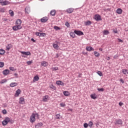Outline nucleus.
Returning <instances> with one entry per match:
<instances>
[{"mask_svg":"<svg viewBox=\"0 0 128 128\" xmlns=\"http://www.w3.org/2000/svg\"><path fill=\"white\" fill-rule=\"evenodd\" d=\"M36 118H37V120L40 119V116L38 115V114H32L30 118V122L33 123L36 122Z\"/></svg>","mask_w":128,"mask_h":128,"instance_id":"obj_1","label":"nucleus"},{"mask_svg":"<svg viewBox=\"0 0 128 128\" xmlns=\"http://www.w3.org/2000/svg\"><path fill=\"white\" fill-rule=\"evenodd\" d=\"M22 26L16 25L12 27V30L14 31L19 30H22Z\"/></svg>","mask_w":128,"mask_h":128,"instance_id":"obj_2","label":"nucleus"},{"mask_svg":"<svg viewBox=\"0 0 128 128\" xmlns=\"http://www.w3.org/2000/svg\"><path fill=\"white\" fill-rule=\"evenodd\" d=\"M26 102L24 101V98L22 97H20L19 100V104H24Z\"/></svg>","mask_w":128,"mask_h":128,"instance_id":"obj_3","label":"nucleus"},{"mask_svg":"<svg viewBox=\"0 0 128 128\" xmlns=\"http://www.w3.org/2000/svg\"><path fill=\"white\" fill-rule=\"evenodd\" d=\"M74 34H77V36H84V32H82V31L80 30H75L74 31Z\"/></svg>","mask_w":128,"mask_h":128,"instance_id":"obj_4","label":"nucleus"},{"mask_svg":"<svg viewBox=\"0 0 128 128\" xmlns=\"http://www.w3.org/2000/svg\"><path fill=\"white\" fill-rule=\"evenodd\" d=\"M20 52L22 54H24V56H32V53H30V52H24L20 51Z\"/></svg>","mask_w":128,"mask_h":128,"instance_id":"obj_5","label":"nucleus"},{"mask_svg":"<svg viewBox=\"0 0 128 128\" xmlns=\"http://www.w3.org/2000/svg\"><path fill=\"white\" fill-rule=\"evenodd\" d=\"M94 20L97 21L102 20V17L99 14H96L94 16Z\"/></svg>","mask_w":128,"mask_h":128,"instance_id":"obj_6","label":"nucleus"},{"mask_svg":"<svg viewBox=\"0 0 128 128\" xmlns=\"http://www.w3.org/2000/svg\"><path fill=\"white\" fill-rule=\"evenodd\" d=\"M48 20V17H44L41 18L40 22H46Z\"/></svg>","mask_w":128,"mask_h":128,"instance_id":"obj_7","label":"nucleus"},{"mask_svg":"<svg viewBox=\"0 0 128 128\" xmlns=\"http://www.w3.org/2000/svg\"><path fill=\"white\" fill-rule=\"evenodd\" d=\"M2 74L4 76H8L10 74V70L6 69L3 71Z\"/></svg>","mask_w":128,"mask_h":128,"instance_id":"obj_8","label":"nucleus"},{"mask_svg":"<svg viewBox=\"0 0 128 128\" xmlns=\"http://www.w3.org/2000/svg\"><path fill=\"white\" fill-rule=\"evenodd\" d=\"M25 12L26 14H30V8L26 6L25 8Z\"/></svg>","mask_w":128,"mask_h":128,"instance_id":"obj_9","label":"nucleus"},{"mask_svg":"<svg viewBox=\"0 0 128 128\" xmlns=\"http://www.w3.org/2000/svg\"><path fill=\"white\" fill-rule=\"evenodd\" d=\"M56 84H58V86H64V82H62V81L60 80H58L56 82Z\"/></svg>","mask_w":128,"mask_h":128,"instance_id":"obj_10","label":"nucleus"},{"mask_svg":"<svg viewBox=\"0 0 128 128\" xmlns=\"http://www.w3.org/2000/svg\"><path fill=\"white\" fill-rule=\"evenodd\" d=\"M48 64L46 61H43L41 62V66H48Z\"/></svg>","mask_w":128,"mask_h":128,"instance_id":"obj_11","label":"nucleus"},{"mask_svg":"<svg viewBox=\"0 0 128 128\" xmlns=\"http://www.w3.org/2000/svg\"><path fill=\"white\" fill-rule=\"evenodd\" d=\"M16 25L22 26V20L20 19H18L16 22Z\"/></svg>","mask_w":128,"mask_h":128,"instance_id":"obj_12","label":"nucleus"},{"mask_svg":"<svg viewBox=\"0 0 128 128\" xmlns=\"http://www.w3.org/2000/svg\"><path fill=\"white\" fill-rule=\"evenodd\" d=\"M66 12L68 14H72L74 12V8H69L66 10Z\"/></svg>","mask_w":128,"mask_h":128,"instance_id":"obj_13","label":"nucleus"},{"mask_svg":"<svg viewBox=\"0 0 128 128\" xmlns=\"http://www.w3.org/2000/svg\"><path fill=\"white\" fill-rule=\"evenodd\" d=\"M10 2L8 1H4L2 2V6H8V4H10Z\"/></svg>","mask_w":128,"mask_h":128,"instance_id":"obj_14","label":"nucleus"},{"mask_svg":"<svg viewBox=\"0 0 128 128\" xmlns=\"http://www.w3.org/2000/svg\"><path fill=\"white\" fill-rule=\"evenodd\" d=\"M41 126H42V122H39L35 125V128H39Z\"/></svg>","mask_w":128,"mask_h":128,"instance_id":"obj_15","label":"nucleus"},{"mask_svg":"<svg viewBox=\"0 0 128 128\" xmlns=\"http://www.w3.org/2000/svg\"><path fill=\"white\" fill-rule=\"evenodd\" d=\"M86 50H88V52H92V50H94V48H92V46H87L86 48Z\"/></svg>","mask_w":128,"mask_h":128,"instance_id":"obj_16","label":"nucleus"},{"mask_svg":"<svg viewBox=\"0 0 128 128\" xmlns=\"http://www.w3.org/2000/svg\"><path fill=\"white\" fill-rule=\"evenodd\" d=\"M116 124H122V120L120 119H118L116 121Z\"/></svg>","mask_w":128,"mask_h":128,"instance_id":"obj_17","label":"nucleus"},{"mask_svg":"<svg viewBox=\"0 0 128 128\" xmlns=\"http://www.w3.org/2000/svg\"><path fill=\"white\" fill-rule=\"evenodd\" d=\"M12 48V44H8L6 46V50H10Z\"/></svg>","mask_w":128,"mask_h":128,"instance_id":"obj_18","label":"nucleus"},{"mask_svg":"<svg viewBox=\"0 0 128 128\" xmlns=\"http://www.w3.org/2000/svg\"><path fill=\"white\" fill-rule=\"evenodd\" d=\"M116 12L118 14H122V10L121 8H118L117 10H116Z\"/></svg>","mask_w":128,"mask_h":128,"instance_id":"obj_19","label":"nucleus"},{"mask_svg":"<svg viewBox=\"0 0 128 128\" xmlns=\"http://www.w3.org/2000/svg\"><path fill=\"white\" fill-rule=\"evenodd\" d=\"M38 80H40L38 76H35L33 78V82H38Z\"/></svg>","mask_w":128,"mask_h":128,"instance_id":"obj_20","label":"nucleus"},{"mask_svg":"<svg viewBox=\"0 0 128 128\" xmlns=\"http://www.w3.org/2000/svg\"><path fill=\"white\" fill-rule=\"evenodd\" d=\"M20 89H18L16 91V96H20Z\"/></svg>","mask_w":128,"mask_h":128,"instance_id":"obj_21","label":"nucleus"},{"mask_svg":"<svg viewBox=\"0 0 128 128\" xmlns=\"http://www.w3.org/2000/svg\"><path fill=\"white\" fill-rule=\"evenodd\" d=\"M18 86V83L16 82H12L10 84V86L11 88H14V86Z\"/></svg>","mask_w":128,"mask_h":128,"instance_id":"obj_22","label":"nucleus"},{"mask_svg":"<svg viewBox=\"0 0 128 128\" xmlns=\"http://www.w3.org/2000/svg\"><path fill=\"white\" fill-rule=\"evenodd\" d=\"M91 98H92V100H96V94H94L90 95Z\"/></svg>","mask_w":128,"mask_h":128,"instance_id":"obj_23","label":"nucleus"},{"mask_svg":"<svg viewBox=\"0 0 128 128\" xmlns=\"http://www.w3.org/2000/svg\"><path fill=\"white\" fill-rule=\"evenodd\" d=\"M6 54V50L4 49H0V55L2 56Z\"/></svg>","mask_w":128,"mask_h":128,"instance_id":"obj_24","label":"nucleus"},{"mask_svg":"<svg viewBox=\"0 0 128 128\" xmlns=\"http://www.w3.org/2000/svg\"><path fill=\"white\" fill-rule=\"evenodd\" d=\"M48 96L46 95L43 97V102H48Z\"/></svg>","mask_w":128,"mask_h":128,"instance_id":"obj_25","label":"nucleus"},{"mask_svg":"<svg viewBox=\"0 0 128 128\" xmlns=\"http://www.w3.org/2000/svg\"><path fill=\"white\" fill-rule=\"evenodd\" d=\"M85 26H90L92 24V22L90 20H88L86 22H84Z\"/></svg>","mask_w":128,"mask_h":128,"instance_id":"obj_26","label":"nucleus"},{"mask_svg":"<svg viewBox=\"0 0 128 128\" xmlns=\"http://www.w3.org/2000/svg\"><path fill=\"white\" fill-rule=\"evenodd\" d=\"M63 94L65 96H70V92L68 91H64Z\"/></svg>","mask_w":128,"mask_h":128,"instance_id":"obj_27","label":"nucleus"},{"mask_svg":"<svg viewBox=\"0 0 128 128\" xmlns=\"http://www.w3.org/2000/svg\"><path fill=\"white\" fill-rule=\"evenodd\" d=\"M122 72H123L124 74H128V70L126 69H123L122 70Z\"/></svg>","mask_w":128,"mask_h":128,"instance_id":"obj_28","label":"nucleus"},{"mask_svg":"<svg viewBox=\"0 0 128 128\" xmlns=\"http://www.w3.org/2000/svg\"><path fill=\"white\" fill-rule=\"evenodd\" d=\"M53 48L55 49V50H58V44H53Z\"/></svg>","mask_w":128,"mask_h":128,"instance_id":"obj_29","label":"nucleus"},{"mask_svg":"<svg viewBox=\"0 0 128 128\" xmlns=\"http://www.w3.org/2000/svg\"><path fill=\"white\" fill-rule=\"evenodd\" d=\"M50 14L51 16H54L56 15V10H52L50 12Z\"/></svg>","mask_w":128,"mask_h":128,"instance_id":"obj_30","label":"nucleus"},{"mask_svg":"<svg viewBox=\"0 0 128 128\" xmlns=\"http://www.w3.org/2000/svg\"><path fill=\"white\" fill-rule=\"evenodd\" d=\"M61 118H62V116H60V114H56V120H60Z\"/></svg>","mask_w":128,"mask_h":128,"instance_id":"obj_31","label":"nucleus"},{"mask_svg":"<svg viewBox=\"0 0 128 128\" xmlns=\"http://www.w3.org/2000/svg\"><path fill=\"white\" fill-rule=\"evenodd\" d=\"M94 55L95 56H97V57H98L100 56V53H98V52L96 51H94Z\"/></svg>","mask_w":128,"mask_h":128,"instance_id":"obj_32","label":"nucleus"},{"mask_svg":"<svg viewBox=\"0 0 128 128\" xmlns=\"http://www.w3.org/2000/svg\"><path fill=\"white\" fill-rule=\"evenodd\" d=\"M4 120H5L7 122V123L8 124V122H10V118L8 117H6Z\"/></svg>","mask_w":128,"mask_h":128,"instance_id":"obj_33","label":"nucleus"},{"mask_svg":"<svg viewBox=\"0 0 128 128\" xmlns=\"http://www.w3.org/2000/svg\"><path fill=\"white\" fill-rule=\"evenodd\" d=\"M93 124H94V123L92 121L89 122L88 124V126H90V128H92Z\"/></svg>","mask_w":128,"mask_h":128,"instance_id":"obj_34","label":"nucleus"},{"mask_svg":"<svg viewBox=\"0 0 128 128\" xmlns=\"http://www.w3.org/2000/svg\"><path fill=\"white\" fill-rule=\"evenodd\" d=\"M50 88H52V90H56V87L54 86L53 84H51L50 86Z\"/></svg>","mask_w":128,"mask_h":128,"instance_id":"obj_35","label":"nucleus"},{"mask_svg":"<svg viewBox=\"0 0 128 128\" xmlns=\"http://www.w3.org/2000/svg\"><path fill=\"white\" fill-rule=\"evenodd\" d=\"M8 124V122L4 120L2 122V126H6Z\"/></svg>","mask_w":128,"mask_h":128,"instance_id":"obj_36","label":"nucleus"},{"mask_svg":"<svg viewBox=\"0 0 128 128\" xmlns=\"http://www.w3.org/2000/svg\"><path fill=\"white\" fill-rule=\"evenodd\" d=\"M103 34L104 35L108 34H110V32L107 30H104L103 32Z\"/></svg>","mask_w":128,"mask_h":128,"instance_id":"obj_37","label":"nucleus"},{"mask_svg":"<svg viewBox=\"0 0 128 128\" xmlns=\"http://www.w3.org/2000/svg\"><path fill=\"white\" fill-rule=\"evenodd\" d=\"M54 28L56 30H60V28L58 26H54Z\"/></svg>","mask_w":128,"mask_h":128,"instance_id":"obj_38","label":"nucleus"},{"mask_svg":"<svg viewBox=\"0 0 128 128\" xmlns=\"http://www.w3.org/2000/svg\"><path fill=\"white\" fill-rule=\"evenodd\" d=\"M9 14H10L11 16H14V11H12V10H10Z\"/></svg>","mask_w":128,"mask_h":128,"instance_id":"obj_39","label":"nucleus"},{"mask_svg":"<svg viewBox=\"0 0 128 128\" xmlns=\"http://www.w3.org/2000/svg\"><path fill=\"white\" fill-rule=\"evenodd\" d=\"M97 74H98V76H102V72H100V71H98V72H97Z\"/></svg>","mask_w":128,"mask_h":128,"instance_id":"obj_40","label":"nucleus"},{"mask_svg":"<svg viewBox=\"0 0 128 128\" xmlns=\"http://www.w3.org/2000/svg\"><path fill=\"white\" fill-rule=\"evenodd\" d=\"M70 36L72 38H74V32H70Z\"/></svg>","mask_w":128,"mask_h":128,"instance_id":"obj_41","label":"nucleus"},{"mask_svg":"<svg viewBox=\"0 0 128 128\" xmlns=\"http://www.w3.org/2000/svg\"><path fill=\"white\" fill-rule=\"evenodd\" d=\"M4 82H6V79L2 80L0 82V84H4Z\"/></svg>","mask_w":128,"mask_h":128,"instance_id":"obj_42","label":"nucleus"},{"mask_svg":"<svg viewBox=\"0 0 128 128\" xmlns=\"http://www.w3.org/2000/svg\"><path fill=\"white\" fill-rule=\"evenodd\" d=\"M10 70H12V72H14V70H16V69H15L14 67H10Z\"/></svg>","mask_w":128,"mask_h":128,"instance_id":"obj_43","label":"nucleus"},{"mask_svg":"<svg viewBox=\"0 0 128 128\" xmlns=\"http://www.w3.org/2000/svg\"><path fill=\"white\" fill-rule=\"evenodd\" d=\"M4 62H0V68H4Z\"/></svg>","mask_w":128,"mask_h":128,"instance_id":"obj_44","label":"nucleus"},{"mask_svg":"<svg viewBox=\"0 0 128 128\" xmlns=\"http://www.w3.org/2000/svg\"><path fill=\"white\" fill-rule=\"evenodd\" d=\"M27 64H28V66H30V64H32V60L31 61H28L26 62Z\"/></svg>","mask_w":128,"mask_h":128,"instance_id":"obj_45","label":"nucleus"},{"mask_svg":"<svg viewBox=\"0 0 128 128\" xmlns=\"http://www.w3.org/2000/svg\"><path fill=\"white\" fill-rule=\"evenodd\" d=\"M2 113L3 114H8V112H6V110H2Z\"/></svg>","mask_w":128,"mask_h":128,"instance_id":"obj_46","label":"nucleus"},{"mask_svg":"<svg viewBox=\"0 0 128 128\" xmlns=\"http://www.w3.org/2000/svg\"><path fill=\"white\" fill-rule=\"evenodd\" d=\"M65 26H66L67 28H70V23H68V22H66L65 24Z\"/></svg>","mask_w":128,"mask_h":128,"instance_id":"obj_47","label":"nucleus"},{"mask_svg":"<svg viewBox=\"0 0 128 128\" xmlns=\"http://www.w3.org/2000/svg\"><path fill=\"white\" fill-rule=\"evenodd\" d=\"M39 36H46V34L44 33H40Z\"/></svg>","mask_w":128,"mask_h":128,"instance_id":"obj_48","label":"nucleus"},{"mask_svg":"<svg viewBox=\"0 0 128 128\" xmlns=\"http://www.w3.org/2000/svg\"><path fill=\"white\" fill-rule=\"evenodd\" d=\"M88 124H86V123H84V127L85 128H88Z\"/></svg>","mask_w":128,"mask_h":128,"instance_id":"obj_49","label":"nucleus"},{"mask_svg":"<svg viewBox=\"0 0 128 128\" xmlns=\"http://www.w3.org/2000/svg\"><path fill=\"white\" fill-rule=\"evenodd\" d=\"M98 92H104V88H98Z\"/></svg>","mask_w":128,"mask_h":128,"instance_id":"obj_50","label":"nucleus"},{"mask_svg":"<svg viewBox=\"0 0 128 128\" xmlns=\"http://www.w3.org/2000/svg\"><path fill=\"white\" fill-rule=\"evenodd\" d=\"M52 70H58V67H54L52 68Z\"/></svg>","mask_w":128,"mask_h":128,"instance_id":"obj_51","label":"nucleus"},{"mask_svg":"<svg viewBox=\"0 0 128 128\" xmlns=\"http://www.w3.org/2000/svg\"><path fill=\"white\" fill-rule=\"evenodd\" d=\"M60 106H62V108H64V106H66V104L61 103L60 104Z\"/></svg>","mask_w":128,"mask_h":128,"instance_id":"obj_52","label":"nucleus"},{"mask_svg":"<svg viewBox=\"0 0 128 128\" xmlns=\"http://www.w3.org/2000/svg\"><path fill=\"white\" fill-rule=\"evenodd\" d=\"M40 32H36V36H40Z\"/></svg>","mask_w":128,"mask_h":128,"instance_id":"obj_53","label":"nucleus"},{"mask_svg":"<svg viewBox=\"0 0 128 128\" xmlns=\"http://www.w3.org/2000/svg\"><path fill=\"white\" fill-rule=\"evenodd\" d=\"M113 32H114V34H118V30H113Z\"/></svg>","mask_w":128,"mask_h":128,"instance_id":"obj_54","label":"nucleus"},{"mask_svg":"<svg viewBox=\"0 0 128 128\" xmlns=\"http://www.w3.org/2000/svg\"><path fill=\"white\" fill-rule=\"evenodd\" d=\"M118 40L119 42H122V40L120 38H118Z\"/></svg>","mask_w":128,"mask_h":128,"instance_id":"obj_55","label":"nucleus"},{"mask_svg":"<svg viewBox=\"0 0 128 128\" xmlns=\"http://www.w3.org/2000/svg\"><path fill=\"white\" fill-rule=\"evenodd\" d=\"M123 104H124L122 102H119V106H122Z\"/></svg>","mask_w":128,"mask_h":128,"instance_id":"obj_56","label":"nucleus"},{"mask_svg":"<svg viewBox=\"0 0 128 128\" xmlns=\"http://www.w3.org/2000/svg\"><path fill=\"white\" fill-rule=\"evenodd\" d=\"M1 10H2V12H6V9H4V8H2V9Z\"/></svg>","mask_w":128,"mask_h":128,"instance_id":"obj_57","label":"nucleus"},{"mask_svg":"<svg viewBox=\"0 0 128 128\" xmlns=\"http://www.w3.org/2000/svg\"><path fill=\"white\" fill-rule=\"evenodd\" d=\"M120 82H122V84H124V80L122 78L120 79Z\"/></svg>","mask_w":128,"mask_h":128,"instance_id":"obj_58","label":"nucleus"},{"mask_svg":"<svg viewBox=\"0 0 128 128\" xmlns=\"http://www.w3.org/2000/svg\"><path fill=\"white\" fill-rule=\"evenodd\" d=\"M82 73L79 74L78 78H82Z\"/></svg>","mask_w":128,"mask_h":128,"instance_id":"obj_59","label":"nucleus"},{"mask_svg":"<svg viewBox=\"0 0 128 128\" xmlns=\"http://www.w3.org/2000/svg\"><path fill=\"white\" fill-rule=\"evenodd\" d=\"M82 54H84V55L86 54V52H84V51H83L82 52Z\"/></svg>","mask_w":128,"mask_h":128,"instance_id":"obj_60","label":"nucleus"},{"mask_svg":"<svg viewBox=\"0 0 128 128\" xmlns=\"http://www.w3.org/2000/svg\"><path fill=\"white\" fill-rule=\"evenodd\" d=\"M110 56H108L106 58L107 60H110Z\"/></svg>","mask_w":128,"mask_h":128,"instance_id":"obj_61","label":"nucleus"},{"mask_svg":"<svg viewBox=\"0 0 128 128\" xmlns=\"http://www.w3.org/2000/svg\"><path fill=\"white\" fill-rule=\"evenodd\" d=\"M2 20H3V22H6V21L8 20V19H6V18H3Z\"/></svg>","mask_w":128,"mask_h":128,"instance_id":"obj_62","label":"nucleus"},{"mask_svg":"<svg viewBox=\"0 0 128 128\" xmlns=\"http://www.w3.org/2000/svg\"><path fill=\"white\" fill-rule=\"evenodd\" d=\"M31 40H32V42H36V40L34 38H32Z\"/></svg>","mask_w":128,"mask_h":128,"instance_id":"obj_63","label":"nucleus"},{"mask_svg":"<svg viewBox=\"0 0 128 128\" xmlns=\"http://www.w3.org/2000/svg\"><path fill=\"white\" fill-rule=\"evenodd\" d=\"M14 76H18V73H15L14 74Z\"/></svg>","mask_w":128,"mask_h":128,"instance_id":"obj_64","label":"nucleus"}]
</instances>
